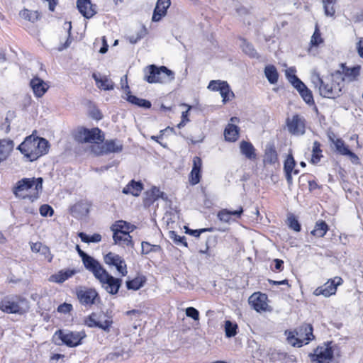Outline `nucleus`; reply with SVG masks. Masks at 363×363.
Masks as SVG:
<instances>
[{
	"label": "nucleus",
	"mask_w": 363,
	"mask_h": 363,
	"mask_svg": "<svg viewBox=\"0 0 363 363\" xmlns=\"http://www.w3.org/2000/svg\"><path fill=\"white\" fill-rule=\"evenodd\" d=\"M238 325L230 320H226L225 323V332L227 337H232L237 335Z\"/></svg>",
	"instance_id": "nucleus-41"
},
{
	"label": "nucleus",
	"mask_w": 363,
	"mask_h": 363,
	"mask_svg": "<svg viewBox=\"0 0 363 363\" xmlns=\"http://www.w3.org/2000/svg\"><path fill=\"white\" fill-rule=\"evenodd\" d=\"M185 229H186V231H185L186 233L193 235L196 238H199L202 233L213 231L212 228H201V229H198V230H191L187 227H185Z\"/></svg>",
	"instance_id": "nucleus-49"
},
{
	"label": "nucleus",
	"mask_w": 363,
	"mask_h": 363,
	"mask_svg": "<svg viewBox=\"0 0 363 363\" xmlns=\"http://www.w3.org/2000/svg\"><path fill=\"white\" fill-rule=\"evenodd\" d=\"M240 40L241 41L240 48L245 55H248L251 58L258 59L259 57L258 52L256 51L252 43L247 42L243 38H240Z\"/></svg>",
	"instance_id": "nucleus-31"
},
{
	"label": "nucleus",
	"mask_w": 363,
	"mask_h": 363,
	"mask_svg": "<svg viewBox=\"0 0 363 363\" xmlns=\"http://www.w3.org/2000/svg\"><path fill=\"white\" fill-rule=\"evenodd\" d=\"M171 5L170 0H157L153 11L152 21H160L167 14V11Z\"/></svg>",
	"instance_id": "nucleus-21"
},
{
	"label": "nucleus",
	"mask_w": 363,
	"mask_h": 363,
	"mask_svg": "<svg viewBox=\"0 0 363 363\" xmlns=\"http://www.w3.org/2000/svg\"><path fill=\"white\" fill-rule=\"evenodd\" d=\"M267 301V296L260 292L254 293L248 299L249 304L257 312L267 310L268 306Z\"/></svg>",
	"instance_id": "nucleus-19"
},
{
	"label": "nucleus",
	"mask_w": 363,
	"mask_h": 363,
	"mask_svg": "<svg viewBox=\"0 0 363 363\" xmlns=\"http://www.w3.org/2000/svg\"><path fill=\"white\" fill-rule=\"evenodd\" d=\"M326 1L327 3L323 1L325 13L328 16H333L335 11L333 4L334 1H329L328 0Z\"/></svg>",
	"instance_id": "nucleus-55"
},
{
	"label": "nucleus",
	"mask_w": 363,
	"mask_h": 363,
	"mask_svg": "<svg viewBox=\"0 0 363 363\" xmlns=\"http://www.w3.org/2000/svg\"><path fill=\"white\" fill-rule=\"evenodd\" d=\"M208 88L212 91H219L224 104L229 101L230 94L232 96H234L233 92L230 91V86L225 81L212 80L210 82Z\"/></svg>",
	"instance_id": "nucleus-18"
},
{
	"label": "nucleus",
	"mask_w": 363,
	"mask_h": 363,
	"mask_svg": "<svg viewBox=\"0 0 363 363\" xmlns=\"http://www.w3.org/2000/svg\"><path fill=\"white\" fill-rule=\"evenodd\" d=\"M328 230L327 223L323 220H320L316 223L315 228L311 231V234L318 238L323 237Z\"/></svg>",
	"instance_id": "nucleus-36"
},
{
	"label": "nucleus",
	"mask_w": 363,
	"mask_h": 363,
	"mask_svg": "<svg viewBox=\"0 0 363 363\" xmlns=\"http://www.w3.org/2000/svg\"><path fill=\"white\" fill-rule=\"evenodd\" d=\"M311 81L316 87L318 86L319 93L323 97L335 99L341 95L343 85L336 79H333L332 74L330 78H321L318 74L314 73Z\"/></svg>",
	"instance_id": "nucleus-1"
},
{
	"label": "nucleus",
	"mask_w": 363,
	"mask_h": 363,
	"mask_svg": "<svg viewBox=\"0 0 363 363\" xmlns=\"http://www.w3.org/2000/svg\"><path fill=\"white\" fill-rule=\"evenodd\" d=\"M104 260L106 264L114 266L122 276H126L127 266L125 260L120 255L110 252L104 256Z\"/></svg>",
	"instance_id": "nucleus-15"
},
{
	"label": "nucleus",
	"mask_w": 363,
	"mask_h": 363,
	"mask_svg": "<svg viewBox=\"0 0 363 363\" xmlns=\"http://www.w3.org/2000/svg\"><path fill=\"white\" fill-rule=\"evenodd\" d=\"M201 179V172L192 170L190 173V182L192 185H196L199 183Z\"/></svg>",
	"instance_id": "nucleus-58"
},
{
	"label": "nucleus",
	"mask_w": 363,
	"mask_h": 363,
	"mask_svg": "<svg viewBox=\"0 0 363 363\" xmlns=\"http://www.w3.org/2000/svg\"><path fill=\"white\" fill-rule=\"evenodd\" d=\"M201 167H202V160H201V159L199 157H198V156H195L193 158L192 170H196V171H200L201 172Z\"/></svg>",
	"instance_id": "nucleus-59"
},
{
	"label": "nucleus",
	"mask_w": 363,
	"mask_h": 363,
	"mask_svg": "<svg viewBox=\"0 0 363 363\" xmlns=\"http://www.w3.org/2000/svg\"><path fill=\"white\" fill-rule=\"evenodd\" d=\"M143 189V185L140 182H135L132 180L128 185H126L122 192L125 194H132L133 196H138Z\"/></svg>",
	"instance_id": "nucleus-30"
},
{
	"label": "nucleus",
	"mask_w": 363,
	"mask_h": 363,
	"mask_svg": "<svg viewBox=\"0 0 363 363\" xmlns=\"http://www.w3.org/2000/svg\"><path fill=\"white\" fill-rule=\"evenodd\" d=\"M264 74L269 82L272 84H276L278 81L279 74L274 65H267L264 68Z\"/></svg>",
	"instance_id": "nucleus-35"
},
{
	"label": "nucleus",
	"mask_w": 363,
	"mask_h": 363,
	"mask_svg": "<svg viewBox=\"0 0 363 363\" xmlns=\"http://www.w3.org/2000/svg\"><path fill=\"white\" fill-rule=\"evenodd\" d=\"M357 49L359 56L363 58V38H359L357 43Z\"/></svg>",
	"instance_id": "nucleus-63"
},
{
	"label": "nucleus",
	"mask_w": 363,
	"mask_h": 363,
	"mask_svg": "<svg viewBox=\"0 0 363 363\" xmlns=\"http://www.w3.org/2000/svg\"><path fill=\"white\" fill-rule=\"evenodd\" d=\"M102 314L92 313L84 320V323L89 328H99L106 332H109L111 325L113 323L111 320L102 321Z\"/></svg>",
	"instance_id": "nucleus-14"
},
{
	"label": "nucleus",
	"mask_w": 363,
	"mask_h": 363,
	"mask_svg": "<svg viewBox=\"0 0 363 363\" xmlns=\"http://www.w3.org/2000/svg\"><path fill=\"white\" fill-rule=\"evenodd\" d=\"M77 297L79 302L85 306L93 305L96 299H100L97 291L91 288L77 291Z\"/></svg>",
	"instance_id": "nucleus-20"
},
{
	"label": "nucleus",
	"mask_w": 363,
	"mask_h": 363,
	"mask_svg": "<svg viewBox=\"0 0 363 363\" xmlns=\"http://www.w3.org/2000/svg\"><path fill=\"white\" fill-rule=\"evenodd\" d=\"M20 16L26 20H28L30 22H35L39 18V13L38 11H29L28 9H24L20 11Z\"/></svg>",
	"instance_id": "nucleus-40"
},
{
	"label": "nucleus",
	"mask_w": 363,
	"mask_h": 363,
	"mask_svg": "<svg viewBox=\"0 0 363 363\" xmlns=\"http://www.w3.org/2000/svg\"><path fill=\"white\" fill-rule=\"evenodd\" d=\"M146 29L145 27H143V28L138 32L135 35H130L128 37V40L131 44H135L139 41L140 39H142L145 35H146Z\"/></svg>",
	"instance_id": "nucleus-48"
},
{
	"label": "nucleus",
	"mask_w": 363,
	"mask_h": 363,
	"mask_svg": "<svg viewBox=\"0 0 363 363\" xmlns=\"http://www.w3.org/2000/svg\"><path fill=\"white\" fill-rule=\"evenodd\" d=\"M169 238L172 239L177 244L182 243L185 247H187V242L185 241L186 238L184 236H179L174 231H169Z\"/></svg>",
	"instance_id": "nucleus-52"
},
{
	"label": "nucleus",
	"mask_w": 363,
	"mask_h": 363,
	"mask_svg": "<svg viewBox=\"0 0 363 363\" xmlns=\"http://www.w3.org/2000/svg\"><path fill=\"white\" fill-rule=\"evenodd\" d=\"M126 100L134 105L144 108H150L152 105L150 101L132 95L130 91L127 93Z\"/></svg>",
	"instance_id": "nucleus-32"
},
{
	"label": "nucleus",
	"mask_w": 363,
	"mask_h": 363,
	"mask_svg": "<svg viewBox=\"0 0 363 363\" xmlns=\"http://www.w3.org/2000/svg\"><path fill=\"white\" fill-rule=\"evenodd\" d=\"M39 253L41 255L44 256V257L45 259H47L49 262H50L52 261V255L50 252V248L48 246H46L45 245H42V247L40 248Z\"/></svg>",
	"instance_id": "nucleus-57"
},
{
	"label": "nucleus",
	"mask_w": 363,
	"mask_h": 363,
	"mask_svg": "<svg viewBox=\"0 0 363 363\" xmlns=\"http://www.w3.org/2000/svg\"><path fill=\"white\" fill-rule=\"evenodd\" d=\"M30 308L28 300L18 295H9L0 301V310L6 313L23 315Z\"/></svg>",
	"instance_id": "nucleus-3"
},
{
	"label": "nucleus",
	"mask_w": 363,
	"mask_h": 363,
	"mask_svg": "<svg viewBox=\"0 0 363 363\" xmlns=\"http://www.w3.org/2000/svg\"><path fill=\"white\" fill-rule=\"evenodd\" d=\"M296 335L290 333L287 337L288 342L294 347H301L303 344H308L310 340L314 339L313 327L311 324H303L296 330Z\"/></svg>",
	"instance_id": "nucleus-6"
},
{
	"label": "nucleus",
	"mask_w": 363,
	"mask_h": 363,
	"mask_svg": "<svg viewBox=\"0 0 363 363\" xmlns=\"http://www.w3.org/2000/svg\"><path fill=\"white\" fill-rule=\"evenodd\" d=\"M111 230H117L121 233H129L133 230V226L123 220H118L111 227Z\"/></svg>",
	"instance_id": "nucleus-38"
},
{
	"label": "nucleus",
	"mask_w": 363,
	"mask_h": 363,
	"mask_svg": "<svg viewBox=\"0 0 363 363\" xmlns=\"http://www.w3.org/2000/svg\"><path fill=\"white\" fill-rule=\"evenodd\" d=\"M243 213V208L242 206H240L238 210L235 211H229L227 209H223L220 211L218 213V218L220 220L228 223L230 220L231 216H235L238 218H240Z\"/></svg>",
	"instance_id": "nucleus-29"
},
{
	"label": "nucleus",
	"mask_w": 363,
	"mask_h": 363,
	"mask_svg": "<svg viewBox=\"0 0 363 363\" xmlns=\"http://www.w3.org/2000/svg\"><path fill=\"white\" fill-rule=\"evenodd\" d=\"M86 337L84 331L76 332L65 330H57L53 335V342L56 345H65L74 347L82 344V340Z\"/></svg>",
	"instance_id": "nucleus-5"
},
{
	"label": "nucleus",
	"mask_w": 363,
	"mask_h": 363,
	"mask_svg": "<svg viewBox=\"0 0 363 363\" xmlns=\"http://www.w3.org/2000/svg\"><path fill=\"white\" fill-rule=\"evenodd\" d=\"M43 178H23L19 180L13 189L16 197L21 199H31L38 197L39 191L43 189Z\"/></svg>",
	"instance_id": "nucleus-2"
},
{
	"label": "nucleus",
	"mask_w": 363,
	"mask_h": 363,
	"mask_svg": "<svg viewBox=\"0 0 363 363\" xmlns=\"http://www.w3.org/2000/svg\"><path fill=\"white\" fill-rule=\"evenodd\" d=\"M32 137L29 136L27 137L17 147L22 154L29 159L30 155H32V149L34 148L33 145L32 146Z\"/></svg>",
	"instance_id": "nucleus-33"
},
{
	"label": "nucleus",
	"mask_w": 363,
	"mask_h": 363,
	"mask_svg": "<svg viewBox=\"0 0 363 363\" xmlns=\"http://www.w3.org/2000/svg\"><path fill=\"white\" fill-rule=\"evenodd\" d=\"M186 315L187 317L193 318L194 320L199 319V312L194 307H188L186 309Z\"/></svg>",
	"instance_id": "nucleus-56"
},
{
	"label": "nucleus",
	"mask_w": 363,
	"mask_h": 363,
	"mask_svg": "<svg viewBox=\"0 0 363 363\" xmlns=\"http://www.w3.org/2000/svg\"><path fill=\"white\" fill-rule=\"evenodd\" d=\"M342 282V278L335 277L333 279L328 280L324 285L318 287L313 292L315 296L323 295L325 297H329L335 294L337 286Z\"/></svg>",
	"instance_id": "nucleus-13"
},
{
	"label": "nucleus",
	"mask_w": 363,
	"mask_h": 363,
	"mask_svg": "<svg viewBox=\"0 0 363 363\" xmlns=\"http://www.w3.org/2000/svg\"><path fill=\"white\" fill-rule=\"evenodd\" d=\"M72 308V306L69 303H64L60 304L57 308V311L62 313H69Z\"/></svg>",
	"instance_id": "nucleus-60"
},
{
	"label": "nucleus",
	"mask_w": 363,
	"mask_h": 363,
	"mask_svg": "<svg viewBox=\"0 0 363 363\" xmlns=\"http://www.w3.org/2000/svg\"><path fill=\"white\" fill-rule=\"evenodd\" d=\"M274 268L276 270L282 271L284 269V261L279 259H274Z\"/></svg>",
	"instance_id": "nucleus-61"
},
{
	"label": "nucleus",
	"mask_w": 363,
	"mask_h": 363,
	"mask_svg": "<svg viewBox=\"0 0 363 363\" xmlns=\"http://www.w3.org/2000/svg\"><path fill=\"white\" fill-rule=\"evenodd\" d=\"M145 279L142 277H138L132 280L126 281V286L128 289L138 290L144 284Z\"/></svg>",
	"instance_id": "nucleus-39"
},
{
	"label": "nucleus",
	"mask_w": 363,
	"mask_h": 363,
	"mask_svg": "<svg viewBox=\"0 0 363 363\" xmlns=\"http://www.w3.org/2000/svg\"><path fill=\"white\" fill-rule=\"evenodd\" d=\"M323 38L320 36V33L316 26L315 30L311 37V44L313 46H318L323 43Z\"/></svg>",
	"instance_id": "nucleus-50"
},
{
	"label": "nucleus",
	"mask_w": 363,
	"mask_h": 363,
	"mask_svg": "<svg viewBox=\"0 0 363 363\" xmlns=\"http://www.w3.org/2000/svg\"><path fill=\"white\" fill-rule=\"evenodd\" d=\"M321 152L320 143L315 141L313 144L312 158L311 161L312 163L316 164L320 161L322 157Z\"/></svg>",
	"instance_id": "nucleus-43"
},
{
	"label": "nucleus",
	"mask_w": 363,
	"mask_h": 363,
	"mask_svg": "<svg viewBox=\"0 0 363 363\" xmlns=\"http://www.w3.org/2000/svg\"><path fill=\"white\" fill-rule=\"evenodd\" d=\"M42 245L43 244L39 242H35V243H31L30 248H31L32 252L39 253L40 248L42 247Z\"/></svg>",
	"instance_id": "nucleus-64"
},
{
	"label": "nucleus",
	"mask_w": 363,
	"mask_h": 363,
	"mask_svg": "<svg viewBox=\"0 0 363 363\" xmlns=\"http://www.w3.org/2000/svg\"><path fill=\"white\" fill-rule=\"evenodd\" d=\"M331 342L324 344L323 346L318 347L314 353H310L311 361L314 363H330L333 358V351L330 346Z\"/></svg>",
	"instance_id": "nucleus-10"
},
{
	"label": "nucleus",
	"mask_w": 363,
	"mask_h": 363,
	"mask_svg": "<svg viewBox=\"0 0 363 363\" xmlns=\"http://www.w3.org/2000/svg\"><path fill=\"white\" fill-rule=\"evenodd\" d=\"M142 247V254H148L151 252H160L161 251V247L157 245H151L147 242H142L141 243Z\"/></svg>",
	"instance_id": "nucleus-44"
},
{
	"label": "nucleus",
	"mask_w": 363,
	"mask_h": 363,
	"mask_svg": "<svg viewBox=\"0 0 363 363\" xmlns=\"http://www.w3.org/2000/svg\"><path fill=\"white\" fill-rule=\"evenodd\" d=\"M113 231V239L114 244L121 246H133L132 237L129 233H121L117 230H111Z\"/></svg>",
	"instance_id": "nucleus-24"
},
{
	"label": "nucleus",
	"mask_w": 363,
	"mask_h": 363,
	"mask_svg": "<svg viewBox=\"0 0 363 363\" xmlns=\"http://www.w3.org/2000/svg\"><path fill=\"white\" fill-rule=\"evenodd\" d=\"M14 147V143L10 139L0 140V164L7 160Z\"/></svg>",
	"instance_id": "nucleus-23"
},
{
	"label": "nucleus",
	"mask_w": 363,
	"mask_h": 363,
	"mask_svg": "<svg viewBox=\"0 0 363 363\" xmlns=\"http://www.w3.org/2000/svg\"><path fill=\"white\" fill-rule=\"evenodd\" d=\"M98 280L101 284L103 288L112 295H115L118 292L122 284L121 279L113 277L107 271Z\"/></svg>",
	"instance_id": "nucleus-11"
},
{
	"label": "nucleus",
	"mask_w": 363,
	"mask_h": 363,
	"mask_svg": "<svg viewBox=\"0 0 363 363\" xmlns=\"http://www.w3.org/2000/svg\"><path fill=\"white\" fill-rule=\"evenodd\" d=\"M296 165V162L291 155H288L286 160L284 162V172L292 173L294 167Z\"/></svg>",
	"instance_id": "nucleus-45"
},
{
	"label": "nucleus",
	"mask_w": 363,
	"mask_h": 363,
	"mask_svg": "<svg viewBox=\"0 0 363 363\" xmlns=\"http://www.w3.org/2000/svg\"><path fill=\"white\" fill-rule=\"evenodd\" d=\"M40 213L42 216L46 217V216H52L54 211L52 208L47 204L42 205L40 207Z\"/></svg>",
	"instance_id": "nucleus-54"
},
{
	"label": "nucleus",
	"mask_w": 363,
	"mask_h": 363,
	"mask_svg": "<svg viewBox=\"0 0 363 363\" xmlns=\"http://www.w3.org/2000/svg\"><path fill=\"white\" fill-rule=\"evenodd\" d=\"M286 126L288 131L294 135H302L306 132V121L304 118L298 114L286 118Z\"/></svg>",
	"instance_id": "nucleus-12"
},
{
	"label": "nucleus",
	"mask_w": 363,
	"mask_h": 363,
	"mask_svg": "<svg viewBox=\"0 0 363 363\" xmlns=\"http://www.w3.org/2000/svg\"><path fill=\"white\" fill-rule=\"evenodd\" d=\"M82 262L85 269L92 273L97 280L106 271L97 259L89 255L82 259Z\"/></svg>",
	"instance_id": "nucleus-16"
},
{
	"label": "nucleus",
	"mask_w": 363,
	"mask_h": 363,
	"mask_svg": "<svg viewBox=\"0 0 363 363\" xmlns=\"http://www.w3.org/2000/svg\"><path fill=\"white\" fill-rule=\"evenodd\" d=\"M239 128L233 124H228L224 130V136L226 140L235 141L238 138Z\"/></svg>",
	"instance_id": "nucleus-34"
},
{
	"label": "nucleus",
	"mask_w": 363,
	"mask_h": 363,
	"mask_svg": "<svg viewBox=\"0 0 363 363\" xmlns=\"http://www.w3.org/2000/svg\"><path fill=\"white\" fill-rule=\"evenodd\" d=\"M77 6L80 13L86 18H91L96 13L90 0H77Z\"/></svg>",
	"instance_id": "nucleus-22"
},
{
	"label": "nucleus",
	"mask_w": 363,
	"mask_h": 363,
	"mask_svg": "<svg viewBox=\"0 0 363 363\" xmlns=\"http://www.w3.org/2000/svg\"><path fill=\"white\" fill-rule=\"evenodd\" d=\"M101 240V235L99 233H94L91 236H89L88 243L90 242H99Z\"/></svg>",
	"instance_id": "nucleus-62"
},
{
	"label": "nucleus",
	"mask_w": 363,
	"mask_h": 363,
	"mask_svg": "<svg viewBox=\"0 0 363 363\" xmlns=\"http://www.w3.org/2000/svg\"><path fill=\"white\" fill-rule=\"evenodd\" d=\"M300 95L306 104L309 105L314 104L312 92L307 88V86L300 93Z\"/></svg>",
	"instance_id": "nucleus-47"
},
{
	"label": "nucleus",
	"mask_w": 363,
	"mask_h": 363,
	"mask_svg": "<svg viewBox=\"0 0 363 363\" xmlns=\"http://www.w3.org/2000/svg\"><path fill=\"white\" fill-rule=\"evenodd\" d=\"M75 140L81 143H95L99 145L104 140V135L99 128L88 129L81 128L78 129L75 136Z\"/></svg>",
	"instance_id": "nucleus-7"
},
{
	"label": "nucleus",
	"mask_w": 363,
	"mask_h": 363,
	"mask_svg": "<svg viewBox=\"0 0 363 363\" xmlns=\"http://www.w3.org/2000/svg\"><path fill=\"white\" fill-rule=\"evenodd\" d=\"M336 150L343 155H345L349 150L348 147L345 145L344 141L342 139H337L335 142Z\"/></svg>",
	"instance_id": "nucleus-51"
},
{
	"label": "nucleus",
	"mask_w": 363,
	"mask_h": 363,
	"mask_svg": "<svg viewBox=\"0 0 363 363\" xmlns=\"http://www.w3.org/2000/svg\"><path fill=\"white\" fill-rule=\"evenodd\" d=\"M341 69L337 70L332 74L333 79H336L342 84L343 82H348L357 80L360 74L361 66L356 65L352 67H348L345 64H340Z\"/></svg>",
	"instance_id": "nucleus-8"
},
{
	"label": "nucleus",
	"mask_w": 363,
	"mask_h": 363,
	"mask_svg": "<svg viewBox=\"0 0 363 363\" xmlns=\"http://www.w3.org/2000/svg\"><path fill=\"white\" fill-rule=\"evenodd\" d=\"M277 153L274 146H267L265 150L264 161L266 163L274 164L277 161Z\"/></svg>",
	"instance_id": "nucleus-37"
},
{
	"label": "nucleus",
	"mask_w": 363,
	"mask_h": 363,
	"mask_svg": "<svg viewBox=\"0 0 363 363\" xmlns=\"http://www.w3.org/2000/svg\"><path fill=\"white\" fill-rule=\"evenodd\" d=\"M162 191L157 188L156 186H153L151 190L147 192V194L149 196L145 201V204L151 205L154 201L160 199V194Z\"/></svg>",
	"instance_id": "nucleus-42"
},
{
	"label": "nucleus",
	"mask_w": 363,
	"mask_h": 363,
	"mask_svg": "<svg viewBox=\"0 0 363 363\" xmlns=\"http://www.w3.org/2000/svg\"><path fill=\"white\" fill-rule=\"evenodd\" d=\"M30 84L34 94L37 97H41L48 90L45 82L38 77L33 78Z\"/></svg>",
	"instance_id": "nucleus-25"
},
{
	"label": "nucleus",
	"mask_w": 363,
	"mask_h": 363,
	"mask_svg": "<svg viewBox=\"0 0 363 363\" xmlns=\"http://www.w3.org/2000/svg\"><path fill=\"white\" fill-rule=\"evenodd\" d=\"M99 89L111 90L113 89V82L107 77L101 78L99 84H97Z\"/></svg>",
	"instance_id": "nucleus-46"
},
{
	"label": "nucleus",
	"mask_w": 363,
	"mask_h": 363,
	"mask_svg": "<svg viewBox=\"0 0 363 363\" xmlns=\"http://www.w3.org/2000/svg\"><path fill=\"white\" fill-rule=\"evenodd\" d=\"M91 207V203L88 201H80L72 206L71 211L73 214L77 216H86Z\"/></svg>",
	"instance_id": "nucleus-28"
},
{
	"label": "nucleus",
	"mask_w": 363,
	"mask_h": 363,
	"mask_svg": "<svg viewBox=\"0 0 363 363\" xmlns=\"http://www.w3.org/2000/svg\"><path fill=\"white\" fill-rule=\"evenodd\" d=\"M123 150V144L118 140H107L102 144L91 146V152L96 155L118 153Z\"/></svg>",
	"instance_id": "nucleus-9"
},
{
	"label": "nucleus",
	"mask_w": 363,
	"mask_h": 363,
	"mask_svg": "<svg viewBox=\"0 0 363 363\" xmlns=\"http://www.w3.org/2000/svg\"><path fill=\"white\" fill-rule=\"evenodd\" d=\"M144 79L148 83H168L174 79V73L165 66L160 67L155 65L146 67L144 69Z\"/></svg>",
	"instance_id": "nucleus-4"
},
{
	"label": "nucleus",
	"mask_w": 363,
	"mask_h": 363,
	"mask_svg": "<svg viewBox=\"0 0 363 363\" xmlns=\"http://www.w3.org/2000/svg\"><path fill=\"white\" fill-rule=\"evenodd\" d=\"M32 155H30V160L33 161L39 157L46 154L48 151V142L43 138H32Z\"/></svg>",
	"instance_id": "nucleus-17"
},
{
	"label": "nucleus",
	"mask_w": 363,
	"mask_h": 363,
	"mask_svg": "<svg viewBox=\"0 0 363 363\" xmlns=\"http://www.w3.org/2000/svg\"><path fill=\"white\" fill-rule=\"evenodd\" d=\"M289 226L296 232L301 230V225L298 220L294 216H291L288 218Z\"/></svg>",
	"instance_id": "nucleus-53"
},
{
	"label": "nucleus",
	"mask_w": 363,
	"mask_h": 363,
	"mask_svg": "<svg viewBox=\"0 0 363 363\" xmlns=\"http://www.w3.org/2000/svg\"><path fill=\"white\" fill-rule=\"evenodd\" d=\"M77 273L74 269L60 270L57 274L50 276L49 280L55 283H63Z\"/></svg>",
	"instance_id": "nucleus-27"
},
{
	"label": "nucleus",
	"mask_w": 363,
	"mask_h": 363,
	"mask_svg": "<svg viewBox=\"0 0 363 363\" xmlns=\"http://www.w3.org/2000/svg\"><path fill=\"white\" fill-rule=\"evenodd\" d=\"M240 152L247 159L254 160L256 159L257 155L255 153V148L250 142L242 140L240 143Z\"/></svg>",
	"instance_id": "nucleus-26"
}]
</instances>
